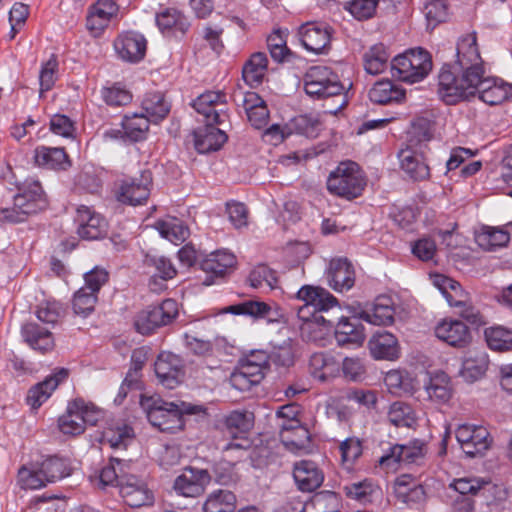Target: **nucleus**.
<instances>
[{
	"mask_svg": "<svg viewBox=\"0 0 512 512\" xmlns=\"http://www.w3.org/2000/svg\"><path fill=\"white\" fill-rule=\"evenodd\" d=\"M490 349L504 352L512 350V331L502 326L489 327L484 332Z\"/></svg>",
	"mask_w": 512,
	"mask_h": 512,
	"instance_id": "55",
	"label": "nucleus"
},
{
	"mask_svg": "<svg viewBox=\"0 0 512 512\" xmlns=\"http://www.w3.org/2000/svg\"><path fill=\"white\" fill-rule=\"evenodd\" d=\"M271 307L261 301H244L235 305H230L221 310V313H231L234 315H246L254 318H263L269 314Z\"/></svg>",
	"mask_w": 512,
	"mask_h": 512,
	"instance_id": "56",
	"label": "nucleus"
},
{
	"mask_svg": "<svg viewBox=\"0 0 512 512\" xmlns=\"http://www.w3.org/2000/svg\"><path fill=\"white\" fill-rule=\"evenodd\" d=\"M293 477L301 491L312 492L323 483L324 475L316 463L302 460L294 465Z\"/></svg>",
	"mask_w": 512,
	"mask_h": 512,
	"instance_id": "25",
	"label": "nucleus"
},
{
	"mask_svg": "<svg viewBox=\"0 0 512 512\" xmlns=\"http://www.w3.org/2000/svg\"><path fill=\"white\" fill-rule=\"evenodd\" d=\"M40 466L48 483H54L71 474V467L68 460L61 457H49L45 459Z\"/></svg>",
	"mask_w": 512,
	"mask_h": 512,
	"instance_id": "54",
	"label": "nucleus"
},
{
	"mask_svg": "<svg viewBox=\"0 0 512 512\" xmlns=\"http://www.w3.org/2000/svg\"><path fill=\"white\" fill-rule=\"evenodd\" d=\"M404 466L424 465L427 456V445L423 440L414 439L406 444H398Z\"/></svg>",
	"mask_w": 512,
	"mask_h": 512,
	"instance_id": "51",
	"label": "nucleus"
},
{
	"mask_svg": "<svg viewBox=\"0 0 512 512\" xmlns=\"http://www.w3.org/2000/svg\"><path fill=\"white\" fill-rule=\"evenodd\" d=\"M42 468L40 465H33L31 467L23 466L18 471V481L21 487L25 489H40L48 484Z\"/></svg>",
	"mask_w": 512,
	"mask_h": 512,
	"instance_id": "59",
	"label": "nucleus"
},
{
	"mask_svg": "<svg viewBox=\"0 0 512 512\" xmlns=\"http://www.w3.org/2000/svg\"><path fill=\"white\" fill-rule=\"evenodd\" d=\"M156 24L164 32H171L175 35L185 34L190 23L186 16L175 8H166L156 15Z\"/></svg>",
	"mask_w": 512,
	"mask_h": 512,
	"instance_id": "41",
	"label": "nucleus"
},
{
	"mask_svg": "<svg viewBox=\"0 0 512 512\" xmlns=\"http://www.w3.org/2000/svg\"><path fill=\"white\" fill-rule=\"evenodd\" d=\"M154 370L159 382L169 389L175 388L184 376L183 361L172 352H161L155 361Z\"/></svg>",
	"mask_w": 512,
	"mask_h": 512,
	"instance_id": "15",
	"label": "nucleus"
},
{
	"mask_svg": "<svg viewBox=\"0 0 512 512\" xmlns=\"http://www.w3.org/2000/svg\"><path fill=\"white\" fill-rule=\"evenodd\" d=\"M488 365L489 358L484 350H470L463 360L461 375L467 381H476L486 373Z\"/></svg>",
	"mask_w": 512,
	"mask_h": 512,
	"instance_id": "38",
	"label": "nucleus"
},
{
	"mask_svg": "<svg viewBox=\"0 0 512 512\" xmlns=\"http://www.w3.org/2000/svg\"><path fill=\"white\" fill-rule=\"evenodd\" d=\"M394 307L389 297H378L371 307L363 309L359 318L372 325L385 326L394 321Z\"/></svg>",
	"mask_w": 512,
	"mask_h": 512,
	"instance_id": "30",
	"label": "nucleus"
},
{
	"mask_svg": "<svg viewBox=\"0 0 512 512\" xmlns=\"http://www.w3.org/2000/svg\"><path fill=\"white\" fill-rule=\"evenodd\" d=\"M113 46L120 59L137 63L145 56L147 41L140 33L125 32L114 40Z\"/></svg>",
	"mask_w": 512,
	"mask_h": 512,
	"instance_id": "17",
	"label": "nucleus"
},
{
	"mask_svg": "<svg viewBox=\"0 0 512 512\" xmlns=\"http://www.w3.org/2000/svg\"><path fill=\"white\" fill-rule=\"evenodd\" d=\"M404 97L405 91L390 80L376 82L369 91V99L381 105L400 102Z\"/></svg>",
	"mask_w": 512,
	"mask_h": 512,
	"instance_id": "42",
	"label": "nucleus"
},
{
	"mask_svg": "<svg viewBox=\"0 0 512 512\" xmlns=\"http://www.w3.org/2000/svg\"><path fill=\"white\" fill-rule=\"evenodd\" d=\"M58 426L60 431L67 435H78L84 432L83 419L73 403L68 405L66 413L59 418Z\"/></svg>",
	"mask_w": 512,
	"mask_h": 512,
	"instance_id": "60",
	"label": "nucleus"
},
{
	"mask_svg": "<svg viewBox=\"0 0 512 512\" xmlns=\"http://www.w3.org/2000/svg\"><path fill=\"white\" fill-rule=\"evenodd\" d=\"M304 90L313 99L332 98L335 106L326 112L336 114L347 105L345 88L338 75L326 66H313L304 76Z\"/></svg>",
	"mask_w": 512,
	"mask_h": 512,
	"instance_id": "4",
	"label": "nucleus"
},
{
	"mask_svg": "<svg viewBox=\"0 0 512 512\" xmlns=\"http://www.w3.org/2000/svg\"><path fill=\"white\" fill-rule=\"evenodd\" d=\"M240 96L241 105L251 125L256 129L265 127L269 120L266 102L253 91L242 93Z\"/></svg>",
	"mask_w": 512,
	"mask_h": 512,
	"instance_id": "27",
	"label": "nucleus"
},
{
	"mask_svg": "<svg viewBox=\"0 0 512 512\" xmlns=\"http://www.w3.org/2000/svg\"><path fill=\"white\" fill-rule=\"evenodd\" d=\"M511 230L512 223L499 227L483 226L481 231L476 233L475 240L482 249L492 251L509 243Z\"/></svg>",
	"mask_w": 512,
	"mask_h": 512,
	"instance_id": "31",
	"label": "nucleus"
},
{
	"mask_svg": "<svg viewBox=\"0 0 512 512\" xmlns=\"http://www.w3.org/2000/svg\"><path fill=\"white\" fill-rule=\"evenodd\" d=\"M296 299L304 303L297 311L298 319L302 321V337L308 341L318 340L316 326H332V321L325 319L320 313L337 307L338 300L326 289L313 285H303L297 291Z\"/></svg>",
	"mask_w": 512,
	"mask_h": 512,
	"instance_id": "2",
	"label": "nucleus"
},
{
	"mask_svg": "<svg viewBox=\"0 0 512 512\" xmlns=\"http://www.w3.org/2000/svg\"><path fill=\"white\" fill-rule=\"evenodd\" d=\"M279 436L284 446L292 452L306 451L310 444V432L298 419L285 420Z\"/></svg>",
	"mask_w": 512,
	"mask_h": 512,
	"instance_id": "20",
	"label": "nucleus"
},
{
	"mask_svg": "<svg viewBox=\"0 0 512 512\" xmlns=\"http://www.w3.org/2000/svg\"><path fill=\"white\" fill-rule=\"evenodd\" d=\"M335 338L340 346H360L365 335L362 326L347 318H341L335 329Z\"/></svg>",
	"mask_w": 512,
	"mask_h": 512,
	"instance_id": "45",
	"label": "nucleus"
},
{
	"mask_svg": "<svg viewBox=\"0 0 512 512\" xmlns=\"http://www.w3.org/2000/svg\"><path fill=\"white\" fill-rule=\"evenodd\" d=\"M34 158L39 166L47 169L66 170L71 166L69 157L63 148L37 147Z\"/></svg>",
	"mask_w": 512,
	"mask_h": 512,
	"instance_id": "37",
	"label": "nucleus"
},
{
	"mask_svg": "<svg viewBox=\"0 0 512 512\" xmlns=\"http://www.w3.org/2000/svg\"><path fill=\"white\" fill-rule=\"evenodd\" d=\"M17 192L10 195L3 187L0 192V222L16 224L24 222L30 215L45 209L48 205L41 183L27 178L17 183Z\"/></svg>",
	"mask_w": 512,
	"mask_h": 512,
	"instance_id": "1",
	"label": "nucleus"
},
{
	"mask_svg": "<svg viewBox=\"0 0 512 512\" xmlns=\"http://www.w3.org/2000/svg\"><path fill=\"white\" fill-rule=\"evenodd\" d=\"M150 122L144 113L127 114L123 117L122 128L127 138L137 142L145 138Z\"/></svg>",
	"mask_w": 512,
	"mask_h": 512,
	"instance_id": "49",
	"label": "nucleus"
},
{
	"mask_svg": "<svg viewBox=\"0 0 512 512\" xmlns=\"http://www.w3.org/2000/svg\"><path fill=\"white\" fill-rule=\"evenodd\" d=\"M68 370L57 369L53 374L47 376L42 382L37 383L28 391L26 402L32 409H38L51 396L58 385L66 380Z\"/></svg>",
	"mask_w": 512,
	"mask_h": 512,
	"instance_id": "21",
	"label": "nucleus"
},
{
	"mask_svg": "<svg viewBox=\"0 0 512 512\" xmlns=\"http://www.w3.org/2000/svg\"><path fill=\"white\" fill-rule=\"evenodd\" d=\"M474 81L475 94L489 104L498 105L512 96V86L501 79L486 77L485 73H480Z\"/></svg>",
	"mask_w": 512,
	"mask_h": 512,
	"instance_id": "16",
	"label": "nucleus"
},
{
	"mask_svg": "<svg viewBox=\"0 0 512 512\" xmlns=\"http://www.w3.org/2000/svg\"><path fill=\"white\" fill-rule=\"evenodd\" d=\"M131 470V461H125L118 458H111L109 464L105 465L98 476L102 487L116 484L120 486V474H126Z\"/></svg>",
	"mask_w": 512,
	"mask_h": 512,
	"instance_id": "52",
	"label": "nucleus"
},
{
	"mask_svg": "<svg viewBox=\"0 0 512 512\" xmlns=\"http://www.w3.org/2000/svg\"><path fill=\"white\" fill-rule=\"evenodd\" d=\"M333 33L334 30L329 24L310 21L298 28L297 37L308 52L316 55H326L331 49Z\"/></svg>",
	"mask_w": 512,
	"mask_h": 512,
	"instance_id": "8",
	"label": "nucleus"
},
{
	"mask_svg": "<svg viewBox=\"0 0 512 512\" xmlns=\"http://www.w3.org/2000/svg\"><path fill=\"white\" fill-rule=\"evenodd\" d=\"M140 406L149 422L163 432H175L183 428V415L207 416V408L185 401L168 402L159 396H141Z\"/></svg>",
	"mask_w": 512,
	"mask_h": 512,
	"instance_id": "3",
	"label": "nucleus"
},
{
	"mask_svg": "<svg viewBox=\"0 0 512 512\" xmlns=\"http://www.w3.org/2000/svg\"><path fill=\"white\" fill-rule=\"evenodd\" d=\"M117 6L111 0H98L89 11L86 27L90 33L97 37L108 26L111 18L116 15Z\"/></svg>",
	"mask_w": 512,
	"mask_h": 512,
	"instance_id": "24",
	"label": "nucleus"
},
{
	"mask_svg": "<svg viewBox=\"0 0 512 512\" xmlns=\"http://www.w3.org/2000/svg\"><path fill=\"white\" fill-rule=\"evenodd\" d=\"M227 433L231 437L247 433L253 426V414L247 411H232L225 420Z\"/></svg>",
	"mask_w": 512,
	"mask_h": 512,
	"instance_id": "57",
	"label": "nucleus"
},
{
	"mask_svg": "<svg viewBox=\"0 0 512 512\" xmlns=\"http://www.w3.org/2000/svg\"><path fill=\"white\" fill-rule=\"evenodd\" d=\"M390 53L382 43L371 46L363 54L364 69L368 74L378 75L383 73L388 66Z\"/></svg>",
	"mask_w": 512,
	"mask_h": 512,
	"instance_id": "44",
	"label": "nucleus"
},
{
	"mask_svg": "<svg viewBox=\"0 0 512 512\" xmlns=\"http://www.w3.org/2000/svg\"><path fill=\"white\" fill-rule=\"evenodd\" d=\"M101 96L107 105L113 107L128 105L133 99L132 93L121 83L103 87Z\"/></svg>",
	"mask_w": 512,
	"mask_h": 512,
	"instance_id": "58",
	"label": "nucleus"
},
{
	"mask_svg": "<svg viewBox=\"0 0 512 512\" xmlns=\"http://www.w3.org/2000/svg\"><path fill=\"white\" fill-rule=\"evenodd\" d=\"M388 421L398 428H415L417 415L413 407L405 402L396 401L389 407Z\"/></svg>",
	"mask_w": 512,
	"mask_h": 512,
	"instance_id": "47",
	"label": "nucleus"
},
{
	"mask_svg": "<svg viewBox=\"0 0 512 512\" xmlns=\"http://www.w3.org/2000/svg\"><path fill=\"white\" fill-rule=\"evenodd\" d=\"M309 371L314 379L328 382L340 374V363L331 355L314 353L309 360Z\"/></svg>",
	"mask_w": 512,
	"mask_h": 512,
	"instance_id": "33",
	"label": "nucleus"
},
{
	"mask_svg": "<svg viewBox=\"0 0 512 512\" xmlns=\"http://www.w3.org/2000/svg\"><path fill=\"white\" fill-rule=\"evenodd\" d=\"M58 77V60L57 57L52 54L50 58L42 64L39 83L40 91H49L55 84Z\"/></svg>",
	"mask_w": 512,
	"mask_h": 512,
	"instance_id": "64",
	"label": "nucleus"
},
{
	"mask_svg": "<svg viewBox=\"0 0 512 512\" xmlns=\"http://www.w3.org/2000/svg\"><path fill=\"white\" fill-rule=\"evenodd\" d=\"M476 80L454 65H444L438 75L437 94L447 105H454L475 95Z\"/></svg>",
	"mask_w": 512,
	"mask_h": 512,
	"instance_id": "5",
	"label": "nucleus"
},
{
	"mask_svg": "<svg viewBox=\"0 0 512 512\" xmlns=\"http://www.w3.org/2000/svg\"><path fill=\"white\" fill-rule=\"evenodd\" d=\"M392 75L410 84L425 79L432 70L430 54L422 49H411L393 58Z\"/></svg>",
	"mask_w": 512,
	"mask_h": 512,
	"instance_id": "7",
	"label": "nucleus"
},
{
	"mask_svg": "<svg viewBox=\"0 0 512 512\" xmlns=\"http://www.w3.org/2000/svg\"><path fill=\"white\" fill-rule=\"evenodd\" d=\"M149 266L153 269L150 272V290L155 293H160L167 289L166 282L173 279L177 274L176 268L172 262L163 256L155 257L149 260Z\"/></svg>",
	"mask_w": 512,
	"mask_h": 512,
	"instance_id": "34",
	"label": "nucleus"
},
{
	"mask_svg": "<svg viewBox=\"0 0 512 512\" xmlns=\"http://www.w3.org/2000/svg\"><path fill=\"white\" fill-rule=\"evenodd\" d=\"M235 264V255L226 249L214 251L200 260L201 269L216 277H223Z\"/></svg>",
	"mask_w": 512,
	"mask_h": 512,
	"instance_id": "35",
	"label": "nucleus"
},
{
	"mask_svg": "<svg viewBox=\"0 0 512 512\" xmlns=\"http://www.w3.org/2000/svg\"><path fill=\"white\" fill-rule=\"evenodd\" d=\"M97 300L98 297L95 293L80 288L73 296L72 308L74 313L87 317L94 311Z\"/></svg>",
	"mask_w": 512,
	"mask_h": 512,
	"instance_id": "63",
	"label": "nucleus"
},
{
	"mask_svg": "<svg viewBox=\"0 0 512 512\" xmlns=\"http://www.w3.org/2000/svg\"><path fill=\"white\" fill-rule=\"evenodd\" d=\"M211 479L212 475L205 469L186 467L176 477L173 488L178 495L194 498L204 493Z\"/></svg>",
	"mask_w": 512,
	"mask_h": 512,
	"instance_id": "14",
	"label": "nucleus"
},
{
	"mask_svg": "<svg viewBox=\"0 0 512 512\" xmlns=\"http://www.w3.org/2000/svg\"><path fill=\"white\" fill-rule=\"evenodd\" d=\"M268 59L265 53H254L242 69L243 80L251 87L260 85L267 70Z\"/></svg>",
	"mask_w": 512,
	"mask_h": 512,
	"instance_id": "46",
	"label": "nucleus"
},
{
	"mask_svg": "<svg viewBox=\"0 0 512 512\" xmlns=\"http://www.w3.org/2000/svg\"><path fill=\"white\" fill-rule=\"evenodd\" d=\"M152 318L158 328L170 324L178 315V304L173 299H166L160 305L149 307Z\"/></svg>",
	"mask_w": 512,
	"mask_h": 512,
	"instance_id": "61",
	"label": "nucleus"
},
{
	"mask_svg": "<svg viewBox=\"0 0 512 512\" xmlns=\"http://www.w3.org/2000/svg\"><path fill=\"white\" fill-rule=\"evenodd\" d=\"M196 112L209 124H222L228 119L226 94L221 91H206L192 103Z\"/></svg>",
	"mask_w": 512,
	"mask_h": 512,
	"instance_id": "10",
	"label": "nucleus"
},
{
	"mask_svg": "<svg viewBox=\"0 0 512 512\" xmlns=\"http://www.w3.org/2000/svg\"><path fill=\"white\" fill-rule=\"evenodd\" d=\"M159 234L168 241L178 245L189 236V229L183 222L174 217L159 220L155 224Z\"/></svg>",
	"mask_w": 512,
	"mask_h": 512,
	"instance_id": "48",
	"label": "nucleus"
},
{
	"mask_svg": "<svg viewBox=\"0 0 512 512\" xmlns=\"http://www.w3.org/2000/svg\"><path fill=\"white\" fill-rule=\"evenodd\" d=\"M454 66L458 67L461 72L472 75L473 79H478L477 77L480 73H485L475 33L463 36L459 40L457 44V60Z\"/></svg>",
	"mask_w": 512,
	"mask_h": 512,
	"instance_id": "12",
	"label": "nucleus"
},
{
	"mask_svg": "<svg viewBox=\"0 0 512 512\" xmlns=\"http://www.w3.org/2000/svg\"><path fill=\"white\" fill-rule=\"evenodd\" d=\"M370 353L375 359L395 360L400 356L398 339L390 332L379 331L368 342Z\"/></svg>",
	"mask_w": 512,
	"mask_h": 512,
	"instance_id": "26",
	"label": "nucleus"
},
{
	"mask_svg": "<svg viewBox=\"0 0 512 512\" xmlns=\"http://www.w3.org/2000/svg\"><path fill=\"white\" fill-rule=\"evenodd\" d=\"M455 491L461 495H476L478 493L482 495L494 494L495 498H501L500 495L502 490L490 481L479 478H459L455 479L451 484Z\"/></svg>",
	"mask_w": 512,
	"mask_h": 512,
	"instance_id": "39",
	"label": "nucleus"
},
{
	"mask_svg": "<svg viewBox=\"0 0 512 512\" xmlns=\"http://www.w3.org/2000/svg\"><path fill=\"white\" fill-rule=\"evenodd\" d=\"M462 451L470 458L483 456L492 445L489 431L481 425L462 424L455 430Z\"/></svg>",
	"mask_w": 512,
	"mask_h": 512,
	"instance_id": "9",
	"label": "nucleus"
},
{
	"mask_svg": "<svg viewBox=\"0 0 512 512\" xmlns=\"http://www.w3.org/2000/svg\"><path fill=\"white\" fill-rule=\"evenodd\" d=\"M444 297L451 307L459 309L458 313L461 317L471 323L479 321V310L473 305L470 295L462 289L457 281H454V285H451Z\"/></svg>",
	"mask_w": 512,
	"mask_h": 512,
	"instance_id": "28",
	"label": "nucleus"
},
{
	"mask_svg": "<svg viewBox=\"0 0 512 512\" xmlns=\"http://www.w3.org/2000/svg\"><path fill=\"white\" fill-rule=\"evenodd\" d=\"M424 390L431 402L437 405L446 404L453 395L451 378L443 371L430 373L424 383Z\"/></svg>",
	"mask_w": 512,
	"mask_h": 512,
	"instance_id": "23",
	"label": "nucleus"
},
{
	"mask_svg": "<svg viewBox=\"0 0 512 512\" xmlns=\"http://www.w3.org/2000/svg\"><path fill=\"white\" fill-rule=\"evenodd\" d=\"M343 491L347 498L361 505L372 503L380 496V488L371 479L349 483L343 487Z\"/></svg>",
	"mask_w": 512,
	"mask_h": 512,
	"instance_id": "40",
	"label": "nucleus"
},
{
	"mask_svg": "<svg viewBox=\"0 0 512 512\" xmlns=\"http://www.w3.org/2000/svg\"><path fill=\"white\" fill-rule=\"evenodd\" d=\"M133 438L134 431L127 424L107 427L102 434V441L112 448H126Z\"/></svg>",
	"mask_w": 512,
	"mask_h": 512,
	"instance_id": "53",
	"label": "nucleus"
},
{
	"mask_svg": "<svg viewBox=\"0 0 512 512\" xmlns=\"http://www.w3.org/2000/svg\"><path fill=\"white\" fill-rule=\"evenodd\" d=\"M398 158L401 168L414 180H425L430 175V169L423 155L411 148L399 152Z\"/></svg>",
	"mask_w": 512,
	"mask_h": 512,
	"instance_id": "36",
	"label": "nucleus"
},
{
	"mask_svg": "<svg viewBox=\"0 0 512 512\" xmlns=\"http://www.w3.org/2000/svg\"><path fill=\"white\" fill-rule=\"evenodd\" d=\"M327 278L330 287L335 291H348L355 283L354 267L346 258L333 259L329 265Z\"/></svg>",
	"mask_w": 512,
	"mask_h": 512,
	"instance_id": "22",
	"label": "nucleus"
},
{
	"mask_svg": "<svg viewBox=\"0 0 512 512\" xmlns=\"http://www.w3.org/2000/svg\"><path fill=\"white\" fill-rule=\"evenodd\" d=\"M76 221L78 223L77 232L83 239H99L106 233L107 223L105 219L87 206L82 205L77 208Z\"/></svg>",
	"mask_w": 512,
	"mask_h": 512,
	"instance_id": "19",
	"label": "nucleus"
},
{
	"mask_svg": "<svg viewBox=\"0 0 512 512\" xmlns=\"http://www.w3.org/2000/svg\"><path fill=\"white\" fill-rule=\"evenodd\" d=\"M24 341L34 350L45 353L54 347V338L48 327L35 322L25 323L21 328Z\"/></svg>",
	"mask_w": 512,
	"mask_h": 512,
	"instance_id": "32",
	"label": "nucleus"
},
{
	"mask_svg": "<svg viewBox=\"0 0 512 512\" xmlns=\"http://www.w3.org/2000/svg\"><path fill=\"white\" fill-rule=\"evenodd\" d=\"M120 494L130 507H142L152 504L153 493L146 481L133 474V467L126 474H120Z\"/></svg>",
	"mask_w": 512,
	"mask_h": 512,
	"instance_id": "11",
	"label": "nucleus"
},
{
	"mask_svg": "<svg viewBox=\"0 0 512 512\" xmlns=\"http://www.w3.org/2000/svg\"><path fill=\"white\" fill-rule=\"evenodd\" d=\"M236 496L229 490L213 491L203 505V512H233Z\"/></svg>",
	"mask_w": 512,
	"mask_h": 512,
	"instance_id": "50",
	"label": "nucleus"
},
{
	"mask_svg": "<svg viewBox=\"0 0 512 512\" xmlns=\"http://www.w3.org/2000/svg\"><path fill=\"white\" fill-rule=\"evenodd\" d=\"M336 496L334 493L321 492L305 502L301 512H335Z\"/></svg>",
	"mask_w": 512,
	"mask_h": 512,
	"instance_id": "62",
	"label": "nucleus"
},
{
	"mask_svg": "<svg viewBox=\"0 0 512 512\" xmlns=\"http://www.w3.org/2000/svg\"><path fill=\"white\" fill-rule=\"evenodd\" d=\"M152 183L151 172L143 171L139 178L123 179L117 191V199L121 203L137 206L145 203L150 195Z\"/></svg>",
	"mask_w": 512,
	"mask_h": 512,
	"instance_id": "13",
	"label": "nucleus"
},
{
	"mask_svg": "<svg viewBox=\"0 0 512 512\" xmlns=\"http://www.w3.org/2000/svg\"><path fill=\"white\" fill-rule=\"evenodd\" d=\"M141 109L151 122L158 123L168 115L170 104L161 92H149L142 99Z\"/></svg>",
	"mask_w": 512,
	"mask_h": 512,
	"instance_id": "43",
	"label": "nucleus"
},
{
	"mask_svg": "<svg viewBox=\"0 0 512 512\" xmlns=\"http://www.w3.org/2000/svg\"><path fill=\"white\" fill-rule=\"evenodd\" d=\"M436 337L455 348H464L471 342L468 326L456 319H444L435 326Z\"/></svg>",
	"mask_w": 512,
	"mask_h": 512,
	"instance_id": "18",
	"label": "nucleus"
},
{
	"mask_svg": "<svg viewBox=\"0 0 512 512\" xmlns=\"http://www.w3.org/2000/svg\"><path fill=\"white\" fill-rule=\"evenodd\" d=\"M216 125L206 123L205 127L194 131V145L199 153L216 151L227 141L226 133Z\"/></svg>",
	"mask_w": 512,
	"mask_h": 512,
	"instance_id": "29",
	"label": "nucleus"
},
{
	"mask_svg": "<svg viewBox=\"0 0 512 512\" xmlns=\"http://www.w3.org/2000/svg\"><path fill=\"white\" fill-rule=\"evenodd\" d=\"M366 186L365 177L357 163L341 162L327 179L328 191L346 200L359 197Z\"/></svg>",
	"mask_w": 512,
	"mask_h": 512,
	"instance_id": "6",
	"label": "nucleus"
}]
</instances>
